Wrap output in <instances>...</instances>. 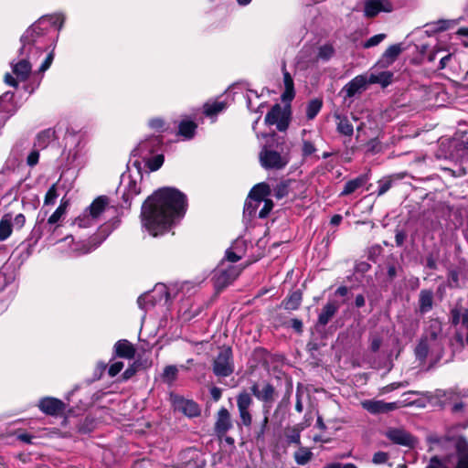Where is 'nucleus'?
<instances>
[{"instance_id": "obj_22", "label": "nucleus", "mask_w": 468, "mask_h": 468, "mask_svg": "<svg viewBox=\"0 0 468 468\" xmlns=\"http://www.w3.org/2000/svg\"><path fill=\"white\" fill-rule=\"evenodd\" d=\"M441 351L437 349L436 346L430 343L427 337H423L415 348V355L419 360L423 361L430 353L439 354Z\"/></svg>"}, {"instance_id": "obj_4", "label": "nucleus", "mask_w": 468, "mask_h": 468, "mask_svg": "<svg viewBox=\"0 0 468 468\" xmlns=\"http://www.w3.org/2000/svg\"><path fill=\"white\" fill-rule=\"evenodd\" d=\"M117 211L115 206L110 204V199L100 196L76 218L74 224L79 228H90L96 225L105 214L112 215Z\"/></svg>"}, {"instance_id": "obj_32", "label": "nucleus", "mask_w": 468, "mask_h": 468, "mask_svg": "<svg viewBox=\"0 0 468 468\" xmlns=\"http://www.w3.org/2000/svg\"><path fill=\"white\" fill-rule=\"evenodd\" d=\"M12 232V214L6 213L0 219V241L7 239Z\"/></svg>"}, {"instance_id": "obj_54", "label": "nucleus", "mask_w": 468, "mask_h": 468, "mask_svg": "<svg viewBox=\"0 0 468 468\" xmlns=\"http://www.w3.org/2000/svg\"><path fill=\"white\" fill-rule=\"evenodd\" d=\"M124 365L121 361L114 362L112 364L108 369V374L110 377L113 378L116 375H118L122 369L123 368Z\"/></svg>"}, {"instance_id": "obj_62", "label": "nucleus", "mask_w": 468, "mask_h": 468, "mask_svg": "<svg viewBox=\"0 0 468 468\" xmlns=\"http://www.w3.org/2000/svg\"><path fill=\"white\" fill-rule=\"evenodd\" d=\"M28 145H29V144L26 140L17 142L12 149V153H14L16 154H19L20 152L22 150L26 149Z\"/></svg>"}, {"instance_id": "obj_39", "label": "nucleus", "mask_w": 468, "mask_h": 468, "mask_svg": "<svg viewBox=\"0 0 468 468\" xmlns=\"http://www.w3.org/2000/svg\"><path fill=\"white\" fill-rule=\"evenodd\" d=\"M310 132L306 130L303 131V146L302 152L304 157L310 156L311 154L316 152V148L314 145V141L311 137H306L307 134H310Z\"/></svg>"}, {"instance_id": "obj_51", "label": "nucleus", "mask_w": 468, "mask_h": 468, "mask_svg": "<svg viewBox=\"0 0 468 468\" xmlns=\"http://www.w3.org/2000/svg\"><path fill=\"white\" fill-rule=\"evenodd\" d=\"M25 223L26 217L24 216V214L19 213L15 216L12 214V226L15 229H21L25 226Z\"/></svg>"}, {"instance_id": "obj_55", "label": "nucleus", "mask_w": 468, "mask_h": 468, "mask_svg": "<svg viewBox=\"0 0 468 468\" xmlns=\"http://www.w3.org/2000/svg\"><path fill=\"white\" fill-rule=\"evenodd\" d=\"M457 24L456 20H439L436 22L437 30L443 31L451 28L452 26Z\"/></svg>"}, {"instance_id": "obj_11", "label": "nucleus", "mask_w": 468, "mask_h": 468, "mask_svg": "<svg viewBox=\"0 0 468 468\" xmlns=\"http://www.w3.org/2000/svg\"><path fill=\"white\" fill-rule=\"evenodd\" d=\"M268 125H276L281 132L285 131L289 125V116L281 105L275 104L265 117Z\"/></svg>"}, {"instance_id": "obj_13", "label": "nucleus", "mask_w": 468, "mask_h": 468, "mask_svg": "<svg viewBox=\"0 0 468 468\" xmlns=\"http://www.w3.org/2000/svg\"><path fill=\"white\" fill-rule=\"evenodd\" d=\"M393 5L388 0H366L364 4V15L367 17H374L380 12L390 13Z\"/></svg>"}, {"instance_id": "obj_58", "label": "nucleus", "mask_w": 468, "mask_h": 468, "mask_svg": "<svg viewBox=\"0 0 468 468\" xmlns=\"http://www.w3.org/2000/svg\"><path fill=\"white\" fill-rule=\"evenodd\" d=\"M39 159V153L37 150H33L27 158V164L29 166H34L37 164Z\"/></svg>"}, {"instance_id": "obj_59", "label": "nucleus", "mask_w": 468, "mask_h": 468, "mask_svg": "<svg viewBox=\"0 0 468 468\" xmlns=\"http://www.w3.org/2000/svg\"><path fill=\"white\" fill-rule=\"evenodd\" d=\"M388 459V455L386 452H378L373 456V463L376 464L385 463Z\"/></svg>"}, {"instance_id": "obj_23", "label": "nucleus", "mask_w": 468, "mask_h": 468, "mask_svg": "<svg viewBox=\"0 0 468 468\" xmlns=\"http://www.w3.org/2000/svg\"><path fill=\"white\" fill-rule=\"evenodd\" d=\"M160 144V138L158 136H153L140 142L135 151L137 152V154L145 157L147 154L153 153Z\"/></svg>"}, {"instance_id": "obj_34", "label": "nucleus", "mask_w": 468, "mask_h": 468, "mask_svg": "<svg viewBox=\"0 0 468 468\" xmlns=\"http://www.w3.org/2000/svg\"><path fill=\"white\" fill-rule=\"evenodd\" d=\"M197 124L192 121L184 120L179 123L178 133L185 139L189 140L196 133Z\"/></svg>"}, {"instance_id": "obj_2", "label": "nucleus", "mask_w": 468, "mask_h": 468, "mask_svg": "<svg viewBox=\"0 0 468 468\" xmlns=\"http://www.w3.org/2000/svg\"><path fill=\"white\" fill-rule=\"evenodd\" d=\"M64 21L62 14L44 16L26 30L21 37L20 58L11 63L12 72L16 79L6 73L5 81L7 85L16 88L17 80L25 81L28 78L32 70V62L40 57L47 46L46 34L52 27L60 30Z\"/></svg>"}, {"instance_id": "obj_61", "label": "nucleus", "mask_w": 468, "mask_h": 468, "mask_svg": "<svg viewBox=\"0 0 468 468\" xmlns=\"http://www.w3.org/2000/svg\"><path fill=\"white\" fill-rule=\"evenodd\" d=\"M62 209H56L53 214L48 218V223L50 225L56 224L58 222L62 217L64 216L63 213H61Z\"/></svg>"}, {"instance_id": "obj_15", "label": "nucleus", "mask_w": 468, "mask_h": 468, "mask_svg": "<svg viewBox=\"0 0 468 468\" xmlns=\"http://www.w3.org/2000/svg\"><path fill=\"white\" fill-rule=\"evenodd\" d=\"M252 399L250 395L247 392L240 393L237 398V406L239 409L241 423L247 427L250 426L252 421L251 415L249 411Z\"/></svg>"}, {"instance_id": "obj_21", "label": "nucleus", "mask_w": 468, "mask_h": 468, "mask_svg": "<svg viewBox=\"0 0 468 468\" xmlns=\"http://www.w3.org/2000/svg\"><path fill=\"white\" fill-rule=\"evenodd\" d=\"M251 392L260 400L264 402H271L274 397V388L270 384H264L261 388L254 384L251 387Z\"/></svg>"}, {"instance_id": "obj_8", "label": "nucleus", "mask_w": 468, "mask_h": 468, "mask_svg": "<svg viewBox=\"0 0 468 468\" xmlns=\"http://www.w3.org/2000/svg\"><path fill=\"white\" fill-rule=\"evenodd\" d=\"M234 371L232 352L229 347L220 349L213 363V372L218 377H229Z\"/></svg>"}, {"instance_id": "obj_25", "label": "nucleus", "mask_w": 468, "mask_h": 468, "mask_svg": "<svg viewBox=\"0 0 468 468\" xmlns=\"http://www.w3.org/2000/svg\"><path fill=\"white\" fill-rule=\"evenodd\" d=\"M402 48L400 44H395L389 46L385 52L382 55V58L379 61V63L383 67H388L391 65L396 58L399 57V55L401 53Z\"/></svg>"}, {"instance_id": "obj_53", "label": "nucleus", "mask_w": 468, "mask_h": 468, "mask_svg": "<svg viewBox=\"0 0 468 468\" xmlns=\"http://www.w3.org/2000/svg\"><path fill=\"white\" fill-rule=\"evenodd\" d=\"M262 202H263V207L259 212V218H266L273 207V203L270 199H266Z\"/></svg>"}, {"instance_id": "obj_45", "label": "nucleus", "mask_w": 468, "mask_h": 468, "mask_svg": "<svg viewBox=\"0 0 468 468\" xmlns=\"http://www.w3.org/2000/svg\"><path fill=\"white\" fill-rule=\"evenodd\" d=\"M335 49L333 46L330 44H324L319 47L317 58L322 60H328L333 57Z\"/></svg>"}, {"instance_id": "obj_10", "label": "nucleus", "mask_w": 468, "mask_h": 468, "mask_svg": "<svg viewBox=\"0 0 468 468\" xmlns=\"http://www.w3.org/2000/svg\"><path fill=\"white\" fill-rule=\"evenodd\" d=\"M452 324L458 326L457 337L460 341L465 337L468 344V309L454 308L451 312Z\"/></svg>"}, {"instance_id": "obj_49", "label": "nucleus", "mask_w": 468, "mask_h": 468, "mask_svg": "<svg viewBox=\"0 0 468 468\" xmlns=\"http://www.w3.org/2000/svg\"><path fill=\"white\" fill-rule=\"evenodd\" d=\"M260 204L261 203H256L254 199L248 197L244 206V214L250 217L253 216Z\"/></svg>"}, {"instance_id": "obj_43", "label": "nucleus", "mask_w": 468, "mask_h": 468, "mask_svg": "<svg viewBox=\"0 0 468 468\" xmlns=\"http://www.w3.org/2000/svg\"><path fill=\"white\" fill-rule=\"evenodd\" d=\"M239 243V241H236L231 248H229L226 250L225 259L223 261H225V262L227 264H228V262H229V263L236 262L241 259V250L239 251H236Z\"/></svg>"}, {"instance_id": "obj_7", "label": "nucleus", "mask_w": 468, "mask_h": 468, "mask_svg": "<svg viewBox=\"0 0 468 468\" xmlns=\"http://www.w3.org/2000/svg\"><path fill=\"white\" fill-rule=\"evenodd\" d=\"M242 269L227 264L225 261H222L216 270L215 273V283L218 288H224L235 281L240 274Z\"/></svg>"}, {"instance_id": "obj_27", "label": "nucleus", "mask_w": 468, "mask_h": 468, "mask_svg": "<svg viewBox=\"0 0 468 468\" xmlns=\"http://www.w3.org/2000/svg\"><path fill=\"white\" fill-rule=\"evenodd\" d=\"M271 189L268 184L260 183L252 187L249 197L256 201V203H262L266 200V197L270 195Z\"/></svg>"}, {"instance_id": "obj_30", "label": "nucleus", "mask_w": 468, "mask_h": 468, "mask_svg": "<svg viewBox=\"0 0 468 468\" xmlns=\"http://www.w3.org/2000/svg\"><path fill=\"white\" fill-rule=\"evenodd\" d=\"M337 132L346 136H351L354 133V127L346 116L335 113Z\"/></svg>"}, {"instance_id": "obj_36", "label": "nucleus", "mask_w": 468, "mask_h": 468, "mask_svg": "<svg viewBox=\"0 0 468 468\" xmlns=\"http://www.w3.org/2000/svg\"><path fill=\"white\" fill-rule=\"evenodd\" d=\"M13 98L12 92H5L0 97V112L13 113L16 111Z\"/></svg>"}, {"instance_id": "obj_52", "label": "nucleus", "mask_w": 468, "mask_h": 468, "mask_svg": "<svg viewBox=\"0 0 468 468\" xmlns=\"http://www.w3.org/2000/svg\"><path fill=\"white\" fill-rule=\"evenodd\" d=\"M51 135L52 133L50 131H45L40 133L37 138V145L39 147H45L47 143L50 140Z\"/></svg>"}, {"instance_id": "obj_40", "label": "nucleus", "mask_w": 468, "mask_h": 468, "mask_svg": "<svg viewBox=\"0 0 468 468\" xmlns=\"http://www.w3.org/2000/svg\"><path fill=\"white\" fill-rule=\"evenodd\" d=\"M393 74L388 71L380 72L378 74H371L367 79L368 83H379L386 87L391 82Z\"/></svg>"}, {"instance_id": "obj_9", "label": "nucleus", "mask_w": 468, "mask_h": 468, "mask_svg": "<svg viewBox=\"0 0 468 468\" xmlns=\"http://www.w3.org/2000/svg\"><path fill=\"white\" fill-rule=\"evenodd\" d=\"M288 154H281L280 153L268 150L267 148L262 149L260 154V161L263 167L267 169H281L289 163Z\"/></svg>"}, {"instance_id": "obj_31", "label": "nucleus", "mask_w": 468, "mask_h": 468, "mask_svg": "<svg viewBox=\"0 0 468 468\" xmlns=\"http://www.w3.org/2000/svg\"><path fill=\"white\" fill-rule=\"evenodd\" d=\"M283 84L284 91L282 94V100L283 101H291L295 95L294 84L291 74L286 70H283Z\"/></svg>"}, {"instance_id": "obj_48", "label": "nucleus", "mask_w": 468, "mask_h": 468, "mask_svg": "<svg viewBox=\"0 0 468 468\" xmlns=\"http://www.w3.org/2000/svg\"><path fill=\"white\" fill-rule=\"evenodd\" d=\"M148 126L154 131L162 132L165 130V120L160 117H154L148 121Z\"/></svg>"}, {"instance_id": "obj_20", "label": "nucleus", "mask_w": 468, "mask_h": 468, "mask_svg": "<svg viewBox=\"0 0 468 468\" xmlns=\"http://www.w3.org/2000/svg\"><path fill=\"white\" fill-rule=\"evenodd\" d=\"M113 351L116 356L126 359H132L135 355L133 345L126 339L117 341L113 346Z\"/></svg>"}, {"instance_id": "obj_26", "label": "nucleus", "mask_w": 468, "mask_h": 468, "mask_svg": "<svg viewBox=\"0 0 468 468\" xmlns=\"http://www.w3.org/2000/svg\"><path fill=\"white\" fill-rule=\"evenodd\" d=\"M339 309V305L336 302H328L324 308L322 309L319 316L318 323L321 325H325L332 319V317L335 314L337 310Z\"/></svg>"}, {"instance_id": "obj_14", "label": "nucleus", "mask_w": 468, "mask_h": 468, "mask_svg": "<svg viewBox=\"0 0 468 468\" xmlns=\"http://www.w3.org/2000/svg\"><path fill=\"white\" fill-rule=\"evenodd\" d=\"M39 410L50 416H57L64 411L65 403L53 397H45L38 401L37 404Z\"/></svg>"}, {"instance_id": "obj_41", "label": "nucleus", "mask_w": 468, "mask_h": 468, "mask_svg": "<svg viewBox=\"0 0 468 468\" xmlns=\"http://www.w3.org/2000/svg\"><path fill=\"white\" fill-rule=\"evenodd\" d=\"M323 106V101L320 99L311 100L306 106V117L308 120H313L319 113Z\"/></svg>"}, {"instance_id": "obj_3", "label": "nucleus", "mask_w": 468, "mask_h": 468, "mask_svg": "<svg viewBox=\"0 0 468 468\" xmlns=\"http://www.w3.org/2000/svg\"><path fill=\"white\" fill-rule=\"evenodd\" d=\"M432 450H445L442 456H433L427 468H442L441 459L448 458L452 452L457 453V463L455 468H468V446L462 447L454 439H433L431 441Z\"/></svg>"}, {"instance_id": "obj_28", "label": "nucleus", "mask_w": 468, "mask_h": 468, "mask_svg": "<svg viewBox=\"0 0 468 468\" xmlns=\"http://www.w3.org/2000/svg\"><path fill=\"white\" fill-rule=\"evenodd\" d=\"M433 305V292L431 290H421L419 295V310L421 314L430 312Z\"/></svg>"}, {"instance_id": "obj_12", "label": "nucleus", "mask_w": 468, "mask_h": 468, "mask_svg": "<svg viewBox=\"0 0 468 468\" xmlns=\"http://www.w3.org/2000/svg\"><path fill=\"white\" fill-rule=\"evenodd\" d=\"M173 406L176 410L182 412L184 415L193 418L200 414L198 405L190 399H186L183 397L175 396L172 398Z\"/></svg>"}, {"instance_id": "obj_38", "label": "nucleus", "mask_w": 468, "mask_h": 468, "mask_svg": "<svg viewBox=\"0 0 468 468\" xmlns=\"http://www.w3.org/2000/svg\"><path fill=\"white\" fill-rule=\"evenodd\" d=\"M302 292L300 291L292 292L283 302L286 310H296L302 303Z\"/></svg>"}, {"instance_id": "obj_56", "label": "nucleus", "mask_w": 468, "mask_h": 468, "mask_svg": "<svg viewBox=\"0 0 468 468\" xmlns=\"http://www.w3.org/2000/svg\"><path fill=\"white\" fill-rule=\"evenodd\" d=\"M54 58V52L51 50L46 57L45 60L42 62V64L39 67V72H45L52 64Z\"/></svg>"}, {"instance_id": "obj_24", "label": "nucleus", "mask_w": 468, "mask_h": 468, "mask_svg": "<svg viewBox=\"0 0 468 468\" xmlns=\"http://www.w3.org/2000/svg\"><path fill=\"white\" fill-rule=\"evenodd\" d=\"M230 415L227 409L222 408L218 413L216 431L218 434H225L231 428Z\"/></svg>"}, {"instance_id": "obj_64", "label": "nucleus", "mask_w": 468, "mask_h": 468, "mask_svg": "<svg viewBox=\"0 0 468 468\" xmlns=\"http://www.w3.org/2000/svg\"><path fill=\"white\" fill-rule=\"evenodd\" d=\"M106 367H107V365L104 362H98L96 364L95 373H94L96 378H101V377L104 373Z\"/></svg>"}, {"instance_id": "obj_6", "label": "nucleus", "mask_w": 468, "mask_h": 468, "mask_svg": "<svg viewBox=\"0 0 468 468\" xmlns=\"http://www.w3.org/2000/svg\"><path fill=\"white\" fill-rule=\"evenodd\" d=\"M170 299V291L168 287L164 283H158L154 288L142 294L137 303L141 309L147 310L155 304H165Z\"/></svg>"}, {"instance_id": "obj_46", "label": "nucleus", "mask_w": 468, "mask_h": 468, "mask_svg": "<svg viewBox=\"0 0 468 468\" xmlns=\"http://www.w3.org/2000/svg\"><path fill=\"white\" fill-rule=\"evenodd\" d=\"M58 195L57 192V186L54 184L52 185L48 192L46 193L45 199H44V205H53L55 204Z\"/></svg>"}, {"instance_id": "obj_42", "label": "nucleus", "mask_w": 468, "mask_h": 468, "mask_svg": "<svg viewBox=\"0 0 468 468\" xmlns=\"http://www.w3.org/2000/svg\"><path fill=\"white\" fill-rule=\"evenodd\" d=\"M312 456L313 452L305 447H301L294 452V460L299 465L306 464L312 459Z\"/></svg>"}, {"instance_id": "obj_60", "label": "nucleus", "mask_w": 468, "mask_h": 468, "mask_svg": "<svg viewBox=\"0 0 468 468\" xmlns=\"http://www.w3.org/2000/svg\"><path fill=\"white\" fill-rule=\"evenodd\" d=\"M404 386H405V384L402 382H394V383H391L389 385L383 387L381 388L380 392H381V394L389 393V392H391L399 388L404 387Z\"/></svg>"}, {"instance_id": "obj_18", "label": "nucleus", "mask_w": 468, "mask_h": 468, "mask_svg": "<svg viewBox=\"0 0 468 468\" xmlns=\"http://www.w3.org/2000/svg\"><path fill=\"white\" fill-rule=\"evenodd\" d=\"M367 83V76L358 75L344 86L343 91L346 93V97L351 98L365 90Z\"/></svg>"}, {"instance_id": "obj_29", "label": "nucleus", "mask_w": 468, "mask_h": 468, "mask_svg": "<svg viewBox=\"0 0 468 468\" xmlns=\"http://www.w3.org/2000/svg\"><path fill=\"white\" fill-rule=\"evenodd\" d=\"M367 180L368 177L367 175H362L355 179L349 180L348 182L346 183L344 189L340 193V196H348L354 193L356 190L363 186Z\"/></svg>"}, {"instance_id": "obj_37", "label": "nucleus", "mask_w": 468, "mask_h": 468, "mask_svg": "<svg viewBox=\"0 0 468 468\" xmlns=\"http://www.w3.org/2000/svg\"><path fill=\"white\" fill-rule=\"evenodd\" d=\"M303 431V426L298 424L293 427L287 428L285 431V437L288 443H294L299 445L301 443V432Z\"/></svg>"}, {"instance_id": "obj_1", "label": "nucleus", "mask_w": 468, "mask_h": 468, "mask_svg": "<svg viewBox=\"0 0 468 468\" xmlns=\"http://www.w3.org/2000/svg\"><path fill=\"white\" fill-rule=\"evenodd\" d=\"M186 207V197L178 189L162 187L144 202L141 224L144 231L152 237L163 236L181 218Z\"/></svg>"}, {"instance_id": "obj_16", "label": "nucleus", "mask_w": 468, "mask_h": 468, "mask_svg": "<svg viewBox=\"0 0 468 468\" xmlns=\"http://www.w3.org/2000/svg\"><path fill=\"white\" fill-rule=\"evenodd\" d=\"M423 337H427L428 341L436 346L438 350H441L443 344L441 323L438 320H431Z\"/></svg>"}, {"instance_id": "obj_17", "label": "nucleus", "mask_w": 468, "mask_h": 468, "mask_svg": "<svg viewBox=\"0 0 468 468\" xmlns=\"http://www.w3.org/2000/svg\"><path fill=\"white\" fill-rule=\"evenodd\" d=\"M362 407L372 414H378L381 412H388L394 410L398 408L396 402L387 403L382 400L367 399L362 401Z\"/></svg>"}, {"instance_id": "obj_44", "label": "nucleus", "mask_w": 468, "mask_h": 468, "mask_svg": "<svg viewBox=\"0 0 468 468\" xmlns=\"http://www.w3.org/2000/svg\"><path fill=\"white\" fill-rule=\"evenodd\" d=\"M178 369L176 366H166L162 374L163 381L167 384H172L177 378Z\"/></svg>"}, {"instance_id": "obj_57", "label": "nucleus", "mask_w": 468, "mask_h": 468, "mask_svg": "<svg viewBox=\"0 0 468 468\" xmlns=\"http://www.w3.org/2000/svg\"><path fill=\"white\" fill-rule=\"evenodd\" d=\"M137 371V364L136 363H133V365H131L129 367H127L125 369V371L122 373V380H128L129 378H131L133 376H134V374L136 373Z\"/></svg>"}, {"instance_id": "obj_35", "label": "nucleus", "mask_w": 468, "mask_h": 468, "mask_svg": "<svg viewBox=\"0 0 468 468\" xmlns=\"http://www.w3.org/2000/svg\"><path fill=\"white\" fill-rule=\"evenodd\" d=\"M226 108V103L224 101H212L207 102L204 104V113L206 116L213 118L218 115L219 112H223Z\"/></svg>"}, {"instance_id": "obj_33", "label": "nucleus", "mask_w": 468, "mask_h": 468, "mask_svg": "<svg viewBox=\"0 0 468 468\" xmlns=\"http://www.w3.org/2000/svg\"><path fill=\"white\" fill-rule=\"evenodd\" d=\"M120 222L121 220L119 216L112 217L104 224L100 226L98 234L102 238V239H106L115 229L119 227Z\"/></svg>"}, {"instance_id": "obj_50", "label": "nucleus", "mask_w": 468, "mask_h": 468, "mask_svg": "<svg viewBox=\"0 0 468 468\" xmlns=\"http://www.w3.org/2000/svg\"><path fill=\"white\" fill-rule=\"evenodd\" d=\"M385 38H386V35L383 33L375 35V36L371 37L370 38H368L363 44V47L365 48H369L375 47V46L378 45L380 42H382Z\"/></svg>"}, {"instance_id": "obj_5", "label": "nucleus", "mask_w": 468, "mask_h": 468, "mask_svg": "<svg viewBox=\"0 0 468 468\" xmlns=\"http://www.w3.org/2000/svg\"><path fill=\"white\" fill-rule=\"evenodd\" d=\"M142 175L139 169L129 170L123 174L121 179V189L122 199L127 207H130L132 199L141 192Z\"/></svg>"}, {"instance_id": "obj_47", "label": "nucleus", "mask_w": 468, "mask_h": 468, "mask_svg": "<svg viewBox=\"0 0 468 468\" xmlns=\"http://www.w3.org/2000/svg\"><path fill=\"white\" fill-rule=\"evenodd\" d=\"M164 163V156L162 154H157L152 156L147 161V165L151 171L158 170Z\"/></svg>"}, {"instance_id": "obj_63", "label": "nucleus", "mask_w": 468, "mask_h": 468, "mask_svg": "<svg viewBox=\"0 0 468 468\" xmlns=\"http://www.w3.org/2000/svg\"><path fill=\"white\" fill-rule=\"evenodd\" d=\"M378 184V196H382L391 187L390 180L379 181Z\"/></svg>"}, {"instance_id": "obj_19", "label": "nucleus", "mask_w": 468, "mask_h": 468, "mask_svg": "<svg viewBox=\"0 0 468 468\" xmlns=\"http://www.w3.org/2000/svg\"><path fill=\"white\" fill-rule=\"evenodd\" d=\"M386 435L397 444L411 446L415 442L414 438L402 429H390L387 431Z\"/></svg>"}]
</instances>
